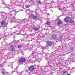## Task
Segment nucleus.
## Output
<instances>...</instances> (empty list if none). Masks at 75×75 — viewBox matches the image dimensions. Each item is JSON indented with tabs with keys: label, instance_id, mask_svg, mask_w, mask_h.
Returning <instances> with one entry per match:
<instances>
[{
	"label": "nucleus",
	"instance_id": "aec40b11",
	"mask_svg": "<svg viewBox=\"0 0 75 75\" xmlns=\"http://www.w3.org/2000/svg\"><path fill=\"white\" fill-rule=\"evenodd\" d=\"M40 3H41V1H38L37 2V4H40Z\"/></svg>",
	"mask_w": 75,
	"mask_h": 75
},
{
	"label": "nucleus",
	"instance_id": "2eb2a0df",
	"mask_svg": "<svg viewBox=\"0 0 75 75\" xmlns=\"http://www.w3.org/2000/svg\"><path fill=\"white\" fill-rule=\"evenodd\" d=\"M16 22H17V23H20V20L16 19Z\"/></svg>",
	"mask_w": 75,
	"mask_h": 75
},
{
	"label": "nucleus",
	"instance_id": "f257e3e1",
	"mask_svg": "<svg viewBox=\"0 0 75 75\" xmlns=\"http://www.w3.org/2000/svg\"><path fill=\"white\" fill-rule=\"evenodd\" d=\"M29 17L30 18H31L32 19H33V20H37L38 18V16H35L34 14H32L29 16Z\"/></svg>",
	"mask_w": 75,
	"mask_h": 75
},
{
	"label": "nucleus",
	"instance_id": "5701e85b",
	"mask_svg": "<svg viewBox=\"0 0 75 75\" xmlns=\"http://www.w3.org/2000/svg\"><path fill=\"white\" fill-rule=\"evenodd\" d=\"M18 68V67H17L15 69V71H16V70L17 69V68Z\"/></svg>",
	"mask_w": 75,
	"mask_h": 75
},
{
	"label": "nucleus",
	"instance_id": "9b49d317",
	"mask_svg": "<svg viewBox=\"0 0 75 75\" xmlns=\"http://www.w3.org/2000/svg\"><path fill=\"white\" fill-rule=\"evenodd\" d=\"M61 23H62V21L61 20L58 21V25H60V24H61Z\"/></svg>",
	"mask_w": 75,
	"mask_h": 75
},
{
	"label": "nucleus",
	"instance_id": "f8f14e48",
	"mask_svg": "<svg viewBox=\"0 0 75 75\" xmlns=\"http://www.w3.org/2000/svg\"><path fill=\"white\" fill-rule=\"evenodd\" d=\"M68 72H67V71H65L63 73V75H68Z\"/></svg>",
	"mask_w": 75,
	"mask_h": 75
},
{
	"label": "nucleus",
	"instance_id": "39448f33",
	"mask_svg": "<svg viewBox=\"0 0 75 75\" xmlns=\"http://www.w3.org/2000/svg\"><path fill=\"white\" fill-rule=\"evenodd\" d=\"M29 69L30 71H31V72H32V71H33L34 70V65L30 66L29 68Z\"/></svg>",
	"mask_w": 75,
	"mask_h": 75
},
{
	"label": "nucleus",
	"instance_id": "b1692460",
	"mask_svg": "<svg viewBox=\"0 0 75 75\" xmlns=\"http://www.w3.org/2000/svg\"><path fill=\"white\" fill-rule=\"evenodd\" d=\"M16 27H17V26H15L13 28H16Z\"/></svg>",
	"mask_w": 75,
	"mask_h": 75
},
{
	"label": "nucleus",
	"instance_id": "1a4fd4ad",
	"mask_svg": "<svg viewBox=\"0 0 75 75\" xmlns=\"http://www.w3.org/2000/svg\"><path fill=\"white\" fill-rule=\"evenodd\" d=\"M65 20L66 22H68L69 20V18L67 17L65 18Z\"/></svg>",
	"mask_w": 75,
	"mask_h": 75
},
{
	"label": "nucleus",
	"instance_id": "9d476101",
	"mask_svg": "<svg viewBox=\"0 0 75 75\" xmlns=\"http://www.w3.org/2000/svg\"><path fill=\"white\" fill-rule=\"evenodd\" d=\"M70 23L71 24H73L74 23V21L73 19H71L70 20Z\"/></svg>",
	"mask_w": 75,
	"mask_h": 75
},
{
	"label": "nucleus",
	"instance_id": "c756f323",
	"mask_svg": "<svg viewBox=\"0 0 75 75\" xmlns=\"http://www.w3.org/2000/svg\"><path fill=\"white\" fill-rule=\"evenodd\" d=\"M26 12L27 13V11H26Z\"/></svg>",
	"mask_w": 75,
	"mask_h": 75
},
{
	"label": "nucleus",
	"instance_id": "a211bd4d",
	"mask_svg": "<svg viewBox=\"0 0 75 75\" xmlns=\"http://www.w3.org/2000/svg\"><path fill=\"white\" fill-rule=\"evenodd\" d=\"M29 5H25V7L26 8H29Z\"/></svg>",
	"mask_w": 75,
	"mask_h": 75
},
{
	"label": "nucleus",
	"instance_id": "393cba45",
	"mask_svg": "<svg viewBox=\"0 0 75 75\" xmlns=\"http://www.w3.org/2000/svg\"><path fill=\"white\" fill-rule=\"evenodd\" d=\"M31 1H34V0H30Z\"/></svg>",
	"mask_w": 75,
	"mask_h": 75
},
{
	"label": "nucleus",
	"instance_id": "f03ea898",
	"mask_svg": "<svg viewBox=\"0 0 75 75\" xmlns=\"http://www.w3.org/2000/svg\"><path fill=\"white\" fill-rule=\"evenodd\" d=\"M15 6V5H10L9 6V9L10 11H14V8H15L14 7Z\"/></svg>",
	"mask_w": 75,
	"mask_h": 75
},
{
	"label": "nucleus",
	"instance_id": "a878e982",
	"mask_svg": "<svg viewBox=\"0 0 75 75\" xmlns=\"http://www.w3.org/2000/svg\"><path fill=\"white\" fill-rule=\"evenodd\" d=\"M18 6H19V7H20V5H18Z\"/></svg>",
	"mask_w": 75,
	"mask_h": 75
},
{
	"label": "nucleus",
	"instance_id": "423d86ee",
	"mask_svg": "<svg viewBox=\"0 0 75 75\" xmlns=\"http://www.w3.org/2000/svg\"><path fill=\"white\" fill-rule=\"evenodd\" d=\"M10 48L11 51H14L15 50V49L14 48V46L12 45L10 46Z\"/></svg>",
	"mask_w": 75,
	"mask_h": 75
},
{
	"label": "nucleus",
	"instance_id": "20e7f679",
	"mask_svg": "<svg viewBox=\"0 0 75 75\" xmlns=\"http://www.w3.org/2000/svg\"><path fill=\"white\" fill-rule=\"evenodd\" d=\"M47 45L48 46H51L54 44V42L52 41H48L47 42Z\"/></svg>",
	"mask_w": 75,
	"mask_h": 75
},
{
	"label": "nucleus",
	"instance_id": "6ab92c4d",
	"mask_svg": "<svg viewBox=\"0 0 75 75\" xmlns=\"http://www.w3.org/2000/svg\"><path fill=\"white\" fill-rule=\"evenodd\" d=\"M46 24H47V25H50V23L48 21L46 23Z\"/></svg>",
	"mask_w": 75,
	"mask_h": 75
},
{
	"label": "nucleus",
	"instance_id": "f3484780",
	"mask_svg": "<svg viewBox=\"0 0 75 75\" xmlns=\"http://www.w3.org/2000/svg\"><path fill=\"white\" fill-rule=\"evenodd\" d=\"M22 47V45H20L18 46V48H21Z\"/></svg>",
	"mask_w": 75,
	"mask_h": 75
},
{
	"label": "nucleus",
	"instance_id": "4468645a",
	"mask_svg": "<svg viewBox=\"0 0 75 75\" xmlns=\"http://www.w3.org/2000/svg\"><path fill=\"white\" fill-rule=\"evenodd\" d=\"M33 29H34L36 31H38L39 28L37 27H34L33 28Z\"/></svg>",
	"mask_w": 75,
	"mask_h": 75
},
{
	"label": "nucleus",
	"instance_id": "4be33fe9",
	"mask_svg": "<svg viewBox=\"0 0 75 75\" xmlns=\"http://www.w3.org/2000/svg\"><path fill=\"white\" fill-rule=\"evenodd\" d=\"M3 67V64H0V67Z\"/></svg>",
	"mask_w": 75,
	"mask_h": 75
},
{
	"label": "nucleus",
	"instance_id": "ddd939ff",
	"mask_svg": "<svg viewBox=\"0 0 75 75\" xmlns=\"http://www.w3.org/2000/svg\"><path fill=\"white\" fill-rule=\"evenodd\" d=\"M1 24L2 25H4L6 24V23L5 22V21H2L1 23Z\"/></svg>",
	"mask_w": 75,
	"mask_h": 75
},
{
	"label": "nucleus",
	"instance_id": "0eeeda50",
	"mask_svg": "<svg viewBox=\"0 0 75 75\" xmlns=\"http://www.w3.org/2000/svg\"><path fill=\"white\" fill-rule=\"evenodd\" d=\"M52 39L53 40H55V39H57V35L55 34H53L52 35Z\"/></svg>",
	"mask_w": 75,
	"mask_h": 75
},
{
	"label": "nucleus",
	"instance_id": "cd10ccee",
	"mask_svg": "<svg viewBox=\"0 0 75 75\" xmlns=\"http://www.w3.org/2000/svg\"><path fill=\"white\" fill-rule=\"evenodd\" d=\"M23 72V71L22 72H21V73H22V72Z\"/></svg>",
	"mask_w": 75,
	"mask_h": 75
},
{
	"label": "nucleus",
	"instance_id": "bb28decb",
	"mask_svg": "<svg viewBox=\"0 0 75 75\" xmlns=\"http://www.w3.org/2000/svg\"><path fill=\"white\" fill-rule=\"evenodd\" d=\"M67 75H70V74H68Z\"/></svg>",
	"mask_w": 75,
	"mask_h": 75
},
{
	"label": "nucleus",
	"instance_id": "412c9836",
	"mask_svg": "<svg viewBox=\"0 0 75 75\" xmlns=\"http://www.w3.org/2000/svg\"><path fill=\"white\" fill-rule=\"evenodd\" d=\"M2 74H3V75H4V74H5L4 72L3 71H2Z\"/></svg>",
	"mask_w": 75,
	"mask_h": 75
},
{
	"label": "nucleus",
	"instance_id": "c85d7f7f",
	"mask_svg": "<svg viewBox=\"0 0 75 75\" xmlns=\"http://www.w3.org/2000/svg\"><path fill=\"white\" fill-rule=\"evenodd\" d=\"M27 0H26V1H27Z\"/></svg>",
	"mask_w": 75,
	"mask_h": 75
},
{
	"label": "nucleus",
	"instance_id": "7ed1b4c3",
	"mask_svg": "<svg viewBox=\"0 0 75 75\" xmlns=\"http://www.w3.org/2000/svg\"><path fill=\"white\" fill-rule=\"evenodd\" d=\"M25 58H21L20 60L19 61V62L20 63L19 65L20 64L21 65H22L23 64V62H25Z\"/></svg>",
	"mask_w": 75,
	"mask_h": 75
},
{
	"label": "nucleus",
	"instance_id": "dca6fc26",
	"mask_svg": "<svg viewBox=\"0 0 75 75\" xmlns=\"http://www.w3.org/2000/svg\"><path fill=\"white\" fill-rule=\"evenodd\" d=\"M12 19H13V21H16V18H15L14 16L12 18Z\"/></svg>",
	"mask_w": 75,
	"mask_h": 75
},
{
	"label": "nucleus",
	"instance_id": "6e6552de",
	"mask_svg": "<svg viewBox=\"0 0 75 75\" xmlns=\"http://www.w3.org/2000/svg\"><path fill=\"white\" fill-rule=\"evenodd\" d=\"M27 20L26 19H25L21 20L22 22H21V23H25V22L27 21Z\"/></svg>",
	"mask_w": 75,
	"mask_h": 75
}]
</instances>
